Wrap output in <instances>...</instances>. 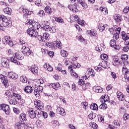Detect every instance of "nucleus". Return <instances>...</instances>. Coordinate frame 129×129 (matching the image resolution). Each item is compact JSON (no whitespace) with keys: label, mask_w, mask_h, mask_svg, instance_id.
<instances>
[{"label":"nucleus","mask_w":129,"mask_h":129,"mask_svg":"<svg viewBox=\"0 0 129 129\" xmlns=\"http://www.w3.org/2000/svg\"><path fill=\"white\" fill-rule=\"evenodd\" d=\"M23 60L24 59V56L20 52L15 53V56L14 57H11L10 58V61L13 62V63H15V64H17V65L20 64V62L18 61L17 60Z\"/></svg>","instance_id":"obj_1"},{"label":"nucleus","mask_w":129,"mask_h":129,"mask_svg":"<svg viewBox=\"0 0 129 129\" xmlns=\"http://www.w3.org/2000/svg\"><path fill=\"white\" fill-rule=\"evenodd\" d=\"M0 21H2V25L4 27H8L10 24H12L11 20L8 19V18L4 15H0Z\"/></svg>","instance_id":"obj_2"},{"label":"nucleus","mask_w":129,"mask_h":129,"mask_svg":"<svg viewBox=\"0 0 129 129\" xmlns=\"http://www.w3.org/2000/svg\"><path fill=\"white\" fill-rule=\"evenodd\" d=\"M27 33L30 37H36L38 36V32L32 28H28L27 30Z\"/></svg>","instance_id":"obj_3"},{"label":"nucleus","mask_w":129,"mask_h":129,"mask_svg":"<svg viewBox=\"0 0 129 129\" xmlns=\"http://www.w3.org/2000/svg\"><path fill=\"white\" fill-rule=\"evenodd\" d=\"M34 105L38 110H40V111L44 110V106L40 100H36L34 101Z\"/></svg>","instance_id":"obj_4"},{"label":"nucleus","mask_w":129,"mask_h":129,"mask_svg":"<svg viewBox=\"0 0 129 129\" xmlns=\"http://www.w3.org/2000/svg\"><path fill=\"white\" fill-rule=\"evenodd\" d=\"M15 126L16 128H21V127H22V128H27L30 126V125H29L28 122H19L16 123Z\"/></svg>","instance_id":"obj_5"},{"label":"nucleus","mask_w":129,"mask_h":129,"mask_svg":"<svg viewBox=\"0 0 129 129\" xmlns=\"http://www.w3.org/2000/svg\"><path fill=\"white\" fill-rule=\"evenodd\" d=\"M69 69H71V75L75 78H78V75L76 72L73 71V68H77V66L76 64L71 65L68 67Z\"/></svg>","instance_id":"obj_6"},{"label":"nucleus","mask_w":129,"mask_h":129,"mask_svg":"<svg viewBox=\"0 0 129 129\" xmlns=\"http://www.w3.org/2000/svg\"><path fill=\"white\" fill-rule=\"evenodd\" d=\"M0 79H2L1 81L5 87H9V81H8V78L7 77L1 74Z\"/></svg>","instance_id":"obj_7"},{"label":"nucleus","mask_w":129,"mask_h":129,"mask_svg":"<svg viewBox=\"0 0 129 129\" xmlns=\"http://www.w3.org/2000/svg\"><path fill=\"white\" fill-rule=\"evenodd\" d=\"M22 49V53L24 56H29L31 54V53H32L31 49L28 47L23 46Z\"/></svg>","instance_id":"obj_8"},{"label":"nucleus","mask_w":129,"mask_h":129,"mask_svg":"<svg viewBox=\"0 0 129 129\" xmlns=\"http://www.w3.org/2000/svg\"><path fill=\"white\" fill-rule=\"evenodd\" d=\"M10 60L7 58L3 57L1 59V64L5 68H8L9 67V62Z\"/></svg>","instance_id":"obj_9"},{"label":"nucleus","mask_w":129,"mask_h":129,"mask_svg":"<svg viewBox=\"0 0 129 129\" xmlns=\"http://www.w3.org/2000/svg\"><path fill=\"white\" fill-rule=\"evenodd\" d=\"M30 71L34 75H38V66L36 64H33L31 66V68L29 69Z\"/></svg>","instance_id":"obj_10"},{"label":"nucleus","mask_w":129,"mask_h":129,"mask_svg":"<svg viewBox=\"0 0 129 129\" xmlns=\"http://www.w3.org/2000/svg\"><path fill=\"white\" fill-rule=\"evenodd\" d=\"M8 77L10 78V79H14L16 80V79H18V74L16 73H14V72H9L8 74Z\"/></svg>","instance_id":"obj_11"},{"label":"nucleus","mask_w":129,"mask_h":129,"mask_svg":"<svg viewBox=\"0 0 129 129\" xmlns=\"http://www.w3.org/2000/svg\"><path fill=\"white\" fill-rule=\"evenodd\" d=\"M3 42H5L6 44H8L10 47L14 45V42H13V41L11 39V37L8 36H6L4 37V40Z\"/></svg>","instance_id":"obj_12"},{"label":"nucleus","mask_w":129,"mask_h":129,"mask_svg":"<svg viewBox=\"0 0 129 129\" xmlns=\"http://www.w3.org/2000/svg\"><path fill=\"white\" fill-rule=\"evenodd\" d=\"M56 112L58 114L62 115V116H65L66 115L65 110L61 107H59L56 109Z\"/></svg>","instance_id":"obj_13"},{"label":"nucleus","mask_w":129,"mask_h":129,"mask_svg":"<svg viewBox=\"0 0 129 129\" xmlns=\"http://www.w3.org/2000/svg\"><path fill=\"white\" fill-rule=\"evenodd\" d=\"M115 40H111L110 41V46L112 48H114L115 50H119V45L115 44Z\"/></svg>","instance_id":"obj_14"},{"label":"nucleus","mask_w":129,"mask_h":129,"mask_svg":"<svg viewBox=\"0 0 129 129\" xmlns=\"http://www.w3.org/2000/svg\"><path fill=\"white\" fill-rule=\"evenodd\" d=\"M68 8L70 11L73 12V13H77L78 12V9H77V7L74 4H70L69 5Z\"/></svg>","instance_id":"obj_15"},{"label":"nucleus","mask_w":129,"mask_h":129,"mask_svg":"<svg viewBox=\"0 0 129 129\" xmlns=\"http://www.w3.org/2000/svg\"><path fill=\"white\" fill-rule=\"evenodd\" d=\"M28 114L29 116L31 118H35V117H36V115H37L36 112L32 108L29 109Z\"/></svg>","instance_id":"obj_16"},{"label":"nucleus","mask_w":129,"mask_h":129,"mask_svg":"<svg viewBox=\"0 0 129 129\" xmlns=\"http://www.w3.org/2000/svg\"><path fill=\"white\" fill-rule=\"evenodd\" d=\"M119 59L117 56H113L112 57V64L113 66L118 67L119 66Z\"/></svg>","instance_id":"obj_17"},{"label":"nucleus","mask_w":129,"mask_h":129,"mask_svg":"<svg viewBox=\"0 0 129 129\" xmlns=\"http://www.w3.org/2000/svg\"><path fill=\"white\" fill-rule=\"evenodd\" d=\"M93 90L96 93H101L103 91V89L100 86H95L93 88Z\"/></svg>","instance_id":"obj_18"},{"label":"nucleus","mask_w":129,"mask_h":129,"mask_svg":"<svg viewBox=\"0 0 129 129\" xmlns=\"http://www.w3.org/2000/svg\"><path fill=\"white\" fill-rule=\"evenodd\" d=\"M117 97L120 101H123L124 100V95L121 93V92H117Z\"/></svg>","instance_id":"obj_19"},{"label":"nucleus","mask_w":129,"mask_h":129,"mask_svg":"<svg viewBox=\"0 0 129 129\" xmlns=\"http://www.w3.org/2000/svg\"><path fill=\"white\" fill-rule=\"evenodd\" d=\"M100 66H101L104 69H106L109 68V63L107 61H104L100 63Z\"/></svg>","instance_id":"obj_20"},{"label":"nucleus","mask_w":129,"mask_h":129,"mask_svg":"<svg viewBox=\"0 0 129 129\" xmlns=\"http://www.w3.org/2000/svg\"><path fill=\"white\" fill-rule=\"evenodd\" d=\"M114 20H115L116 22H117V23H120V22L122 21V18L119 14H115L114 15Z\"/></svg>","instance_id":"obj_21"},{"label":"nucleus","mask_w":129,"mask_h":129,"mask_svg":"<svg viewBox=\"0 0 129 129\" xmlns=\"http://www.w3.org/2000/svg\"><path fill=\"white\" fill-rule=\"evenodd\" d=\"M121 37H122V39L124 41H127V40H128L129 39V33H125L124 31H122Z\"/></svg>","instance_id":"obj_22"},{"label":"nucleus","mask_w":129,"mask_h":129,"mask_svg":"<svg viewBox=\"0 0 129 129\" xmlns=\"http://www.w3.org/2000/svg\"><path fill=\"white\" fill-rule=\"evenodd\" d=\"M32 29L36 31V30H39V29L41 28V25H40V24H39L38 22H34L32 24Z\"/></svg>","instance_id":"obj_23"},{"label":"nucleus","mask_w":129,"mask_h":129,"mask_svg":"<svg viewBox=\"0 0 129 129\" xmlns=\"http://www.w3.org/2000/svg\"><path fill=\"white\" fill-rule=\"evenodd\" d=\"M10 104H13V105H16L18 103V101L16 99V98L14 97H11L9 99Z\"/></svg>","instance_id":"obj_24"},{"label":"nucleus","mask_w":129,"mask_h":129,"mask_svg":"<svg viewBox=\"0 0 129 129\" xmlns=\"http://www.w3.org/2000/svg\"><path fill=\"white\" fill-rule=\"evenodd\" d=\"M50 86H51L53 89H55V90H57L58 88H60V84L59 83H51L50 84Z\"/></svg>","instance_id":"obj_25"},{"label":"nucleus","mask_w":129,"mask_h":129,"mask_svg":"<svg viewBox=\"0 0 129 129\" xmlns=\"http://www.w3.org/2000/svg\"><path fill=\"white\" fill-rule=\"evenodd\" d=\"M46 45L47 47H49V48H50L51 49H52L53 50H54V49H56V45H55V43L47 42L46 43Z\"/></svg>","instance_id":"obj_26"},{"label":"nucleus","mask_w":129,"mask_h":129,"mask_svg":"<svg viewBox=\"0 0 129 129\" xmlns=\"http://www.w3.org/2000/svg\"><path fill=\"white\" fill-rule=\"evenodd\" d=\"M107 28H108V25H103V24H101L100 26L98 27V29L100 31V32H102V31L106 29V30L107 29Z\"/></svg>","instance_id":"obj_27"},{"label":"nucleus","mask_w":129,"mask_h":129,"mask_svg":"<svg viewBox=\"0 0 129 129\" xmlns=\"http://www.w3.org/2000/svg\"><path fill=\"white\" fill-rule=\"evenodd\" d=\"M4 12L5 13V14H6L7 15H12V13L13 11L12 10V9H11L9 7H7L6 8H5L4 9Z\"/></svg>","instance_id":"obj_28"},{"label":"nucleus","mask_w":129,"mask_h":129,"mask_svg":"<svg viewBox=\"0 0 129 129\" xmlns=\"http://www.w3.org/2000/svg\"><path fill=\"white\" fill-rule=\"evenodd\" d=\"M24 91L26 93H31L33 92V88L30 86H27L25 88Z\"/></svg>","instance_id":"obj_29"},{"label":"nucleus","mask_w":129,"mask_h":129,"mask_svg":"<svg viewBox=\"0 0 129 129\" xmlns=\"http://www.w3.org/2000/svg\"><path fill=\"white\" fill-rule=\"evenodd\" d=\"M40 92L38 89V86L35 87L34 89V94L36 97H39L40 96Z\"/></svg>","instance_id":"obj_30"},{"label":"nucleus","mask_w":129,"mask_h":129,"mask_svg":"<svg viewBox=\"0 0 129 129\" xmlns=\"http://www.w3.org/2000/svg\"><path fill=\"white\" fill-rule=\"evenodd\" d=\"M44 11L46 14L50 15V14H52V9L49 6H46L45 9Z\"/></svg>","instance_id":"obj_31"},{"label":"nucleus","mask_w":129,"mask_h":129,"mask_svg":"<svg viewBox=\"0 0 129 129\" xmlns=\"http://www.w3.org/2000/svg\"><path fill=\"white\" fill-rule=\"evenodd\" d=\"M88 33L89 35H90V36H92L93 37L97 35V33H96V31H95L94 29H91V30L88 31Z\"/></svg>","instance_id":"obj_32"},{"label":"nucleus","mask_w":129,"mask_h":129,"mask_svg":"<svg viewBox=\"0 0 129 129\" xmlns=\"http://www.w3.org/2000/svg\"><path fill=\"white\" fill-rule=\"evenodd\" d=\"M77 1L78 3H79V4H80V5L82 6L83 8H84L85 9H86V8H87V4L85 3V2H84V0H77Z\"/></svg>","instance_id":"obj_33"},{"label":"nucleus","mask_w":129,"mask_h":129,"mask_svg":"<svg viewBox=\"0 0 129 129\" xmlns=\"http://www.w3.org/2000/svg\"><path fill=\"white\" fill-rule=\"evenodd\" d=\"M90 87V83H84L83 85L82 86V88L83 89V90H86V89H88Z\"/></svg>","instance_id":"obj_34"},{"label":"nucleus","mask_w":129,"mask_h":129,"mask_svg":"<svg viewBox=\"0 0 129 129\" xmlns=\"http://www.w3.org/2000/svg\"><path fill=\"white\" fill-rule=\"evenodd\" d=\"M11 96L15 97V99H18V100H21L22 99V96L18 94H16L15 93H11Z\"/></svg>","instance_id":"obj_35"},{"label":"nucleus","mask_w":129,"mask_h":129,"mask_svg":"<svg viewBox=\"0 0 129 129\" xmlns=\"http://www.w3.org/2000/svg\"><path fill=\"white\" fill-rule=\"evenodd\" d=\"M19 119H20L21 121H26L27 120V118H26V114H20Z\"/></svg>","instance_id":"obj_36"},{"label":"nucleus","mask_w":129,"mask_h":129,"mask_svg":"<svg viewBox=\"0 0 129 129\" xmlns=\"http://www.w3.org/2000/svg\"><path fill=\"white\" fill-rule=\"evenodd\" d=\"M90 108L93 110H97L98 109V106L95 103L91 104L90 106Z\"/></svg>","instance_id":"obj_37"},{"label":"nucleus","mask_w":129,"mask_h":129,"mask_svg":"<svg viewBox=\"0 0 129 129\" xmlns=\"http://www.w3.org/2000/svg\"><path fill=\"white\" fill-rule=\"evenodd\" d=\"M10 106H9V105L6 104L3 110V111H4L6 114H9V113H10Z\"/></svg>","instance_id":"obj_38"},{"label":"nucleus","mask_w":129,"mask_h":129,"mask_svg":"<svg viewBox=\"0 0 129 129\" xmlns=\"http://www.w3.org/2000/svg\"><path fill=\"white\" fill-rule=\"evenodd\" d=\"M100 11L102 12L104 15H107V14H108V11L106 8L101 7L100 8Z\"/></svg>","instance_id":"obj_39"},{"label":"nucleus","mask_w":129,"mask_h":129,"mask_svg":"<svg viewBox=\"0 0 129 129\" xmlns=\"http://www.w3.org/2000/svg\"><path fill=\"white\" fill-rule=\"evenodd\" d=\"M20 80L21 82H23V83H27L28 82V79L26 76L20 77Z\"/></svg>","instance_id":"obj_40"},{"label":"nucleus","mask_w":129,"mask_h":129,"mask_svg":"<svg viewBox=\"0 0 129 129\" xmlns=\"http://www.w3.org/2000/svg\"><path fill=\"white\" fill-rule=\"evenodd\" d=\"M55 21L57 23H60V24H64V20L61 17H55Z\"/></svg>","instance_id":"obj_41"},{"label":"nucleus","mask_w":129,"mask_h":129,"mask_svg":"<svg viewBox=\"0 0 129 129\" xmlns=\"http://www.w3.org/2000/svg\"><path fill=\"white\" fill-rule=\"evenodd\" d=\"M100 58L101 60H104V61H106L107 59H108V56L106 54H102L100 55Z\"/></svg>","instance_id":"obj_42"},{"label":"nucleus","mask_w":129,"mask_h":129,"mask_svg":"<svg viewBox=\"0 0 129 129\" xmlns=\"http://www.w3.org/2000/svg\"><path fill=\"white\" fill-rule=\"evenodd\" d=\"M121 60H123L124 61H126L127 60V59H128V56L127 54H122L121 55Z\"/></svg>","instance_id":"obj_43"},{"label":"nucleus","mask_w":129,"mask_h":129,"mask_svg":"<svg viewBox=\"0 0 129 129\" xmlns=\"http://www.w3.org/2000/svg\"><path fill=\"white\" fill-rule=\"evenodd\" d=\"M43 39H44V41H46V40H49L50 38V34L47 33H44L43 34Z\"/></svg>","instance_id":"obj_44"},{"label":"nucleus","mask_w":129,"mask_h":129,"mask_svg":"<svg viewBox=\"0 0 129 129\" xmlns=\"http://www.w3.org/2000/svg\"><path fill=\"white\" fill-rule=\"evenodd\" d=\"M55 47L58 48V49H62V43L61 41H57L55 42Z\"/></svg>","instance_id":"obj_45"},{"label":"nucleus","mask_w":129,"mask_h":129,"mask_svg":"<svg viewBox=\"0 0 129 129\" xmlns=\"http://www.w3.org/2000/svg\"><path fill=\"white\" fill-rule=\"evenodd\" d=\"M60 54L62 57H66L68 56V52L64 50H62L60 51Z\"/></svg>","instance_id":"obj_46"},{"label":"nucleus","mask_w":129,"mask_h":129,"mask_svg":"<svg viewBox=\"0 0 129 129\" xmlns=\"http://www.w3.org/2000/svg\"><path fill=\"white\" fill-rule=\"evenodd\" d=\"M82 105L84 109H87L88 108V103L86 102H82Z\"/></svg>","instance_id":"obj_47"},{"label":"nucleus","mask_w":129,"mask_h":129,"mask_svg":"<svg viewBox=\"0 0 129 129\" xmlns=\"http://www.w3.org/2000/svg\"><path fill=\"white\" fill-rule=\"evenodd\" d=\"M100 109H106L107 108V105L105 103H102L99 106Z\"/></svg>","instance_id":"obj_48"},{"label":"nucleus","mask_w":129,"mask_h":129,"mask_svg":"<svg viewBox=\"0 0 129 129\" xmlns=\"http://www.w3.org/2000/svg\"><path fill=\"white\" fill-rule=\"evenodd\" d=\"M122 72L123 74H125L127 73V72H129L128 69H127L126 67L124 66L122 69Z\"/></svg>","instance_id":"obj_49"},{"label":"nucleus","mask_w":129,"mask_h":129,"mask_svg":"<svg viewBox=\"0 0 129 129\" xmlns=\"http://www.w3.org/2000/svg\"><path fill=\"white\" fill-rule=\"evenodd\" d=\"M37 15L39 16V17L43 18V17L45 16V12H44V11L41 10L38 13H37Z\"/></svg>","instance_id":"obj_50"},{"label":"nucleus","mask_w":129,"mask_h":129,"mask_svg":"<svg viewBox=\"0 0 129 129\" xmlns=\"http://www.w3.org/2000/svg\"><path fill=\"white\" fill-rule=\"evenodd\" d=\"M101 99H103L104 100V102H106V101H108V97L106 95H104L101 97Z\"/></svg>","instance_id":"obj_51"},{"label":"nucleus","mask_w":129,"mask_h":129,"mask_svg":"<svg viewBox=\"0 0 129 129\" xmlns=\"http://www.w3.org/2000/svg\"><path fill=\"white\" fill-rule=\"evenodd\" d=\"M38 40H39V41H40V42H45L44 37L42 35L38 36Z\"/></svg>","instance_id":"obj_52"},{"label":"nucleus","mask_w":129,"mask_h":129,"mask_svg":"<svg viewBox=\"0 0 129 129\" xmlns=\"http://www.w3.org/2000/svg\"><path fill=\"white\" fill-rule=\"evenodd\" d=\"M35 22V21L33 20H27V25L31 26V25H32V26H33V24H34V23Z\"/></svg>","instance_id":"obj_53"},{"label":"nucleus","mask_w":129,"mask_h":129,"mask_svg":"<svg viewBox=\"0 0 129 129\" xmlns=\"http://www.w3.org/2000/svg\"><path fill=\"white\" fill-rule=\"evenodd\" d=\"M48 32L53 34L56 32V28L54 27H52V28L50 27Z\"/></svg>","instance_id":"obj_54"},{"label":"nucleus","mask_w":129,"mask_h":129,"mask_svg":"<svg viewBox=\"0 0 129 129\" xmlns=\"http://www.w3.org/2000/svg\"><path fill=\"white\" fill-rule=\"evenodd\" d=\"M50 26L49 25H45L43 26V29L44 30V31H46V32H49V30L50 29Z\"/></svg>","instance_id":"obj_55"},{"label":"nucleus","mask_w":129,"mask_h":129,"mask_svg":"<svg viewBox=\"0 0 129 129\" xmlns=\"http://www.w3.org/2000/svg\"><path fill=\"white\" fill-rule=\"evenodd\" d=\"M113 123L114 125H117V126H120V123H119V121H118V120H114Z\"/></svg>","instance_id":"obj_56"},{"label":"nucleus","mask_w":129,"mask_h":129,"mask_svg":"<svg viewBox=\"0 0 129 129\" xmlns=\"http://www.w3.org/2000/svg\"><path fill=\"white\" fill-rule=\"evenodd\" d=\"M90 126H91L94 129L97 128V125L95 122H92L90 124Z\"/></svg>","instance_id":"obj_57"},{"label":"nucleus","mask_w":129,"mask_h":129,"mask_svg":"<svg viewBox=\"0 0 129 129\" xmlns=\"http://www.w3.org/2000/svg\"><path fill=\"white\" fill-rule=\"evenodd\" d=\"M110 75L113 79H116V74L114 72H111Z\"/></svg>","instance_id":"obj_58"},{"label":"nucleus","mask_w":129,"mask_h":129,"mask_svg":"<svg viewBox=\"0 0 129 129\" xmlns=\"http://www.w3.org/2000/svg\"><path fill=\"white\" fill-rule=\"evenodd\" d=\"M98 117L99 121H100L101 122H104V118H103L102 116L99 115Z\"/></svg>","instance_id":"obj_59"},{"label":"nucleus","mask_w":129,"mask_h":129,"mask_svg":"<svg viewBox=\"0 0 129 129\" xmlns=\"http://www.w3.org/2000/svg\"><path fill=\"white\" fill-rule=\"evenodd\" d=\"M51 123L52 124H53V125H54V126H57V125H58V124H59V122L58 121H57V120H53L51 121Z\"/></svg>","instance_id":"obj_60"},{"label":"nucleus","mask_w":129,"mask_h":129,"mask_svg":"<svg viewBox=\"0 0 129 129\" xmlns=\"http://www.w3.org/2000/svg\"><path fill=\"white\" fill-rule=\"evenodd\" d=\"M119 38V35L117 33H114L113 36V39H114V40H117Z\"/></svg>","instance_id":"obj_61"},{"label":"nucleus","mask_w":129,"mask_h":129,"mask_svg":"<svg viewBox=\"0 0 129 129\" xmlns=\"http://www.w3.org/2000/svg\"><path fill=\"white\" fill-rule=\"evenodd\" d=\"M118 63H119V65H125V62L123 61V60L122 59H121V58H119V61H118Z\"/></svg>","instance_id":"obj_62"},{"label":"nucleus","mask_w":129,"mask_h":129,"mask_svg":"<svg viewBox=\"0 0 129 129\" xmlns=\"http://www.w3.org/2000/svg\"><path fill=\"white\" fill-rule=\"evenodd\" d=\"M78 85H81V86H82L84 84V81L82 79H80L79 82H78Z\"/></svg>","instance_id":"obj_63"},{"label":"nucleus","mask_w":129,"mask_h":129,"mask_svg":"<svg viewBox=\"0 0 129 129\" xmlns=\"http://www.w3.org/2000/svg\"><path fill=\"white\" fill-rule=\"evenodd\" d=\"M124 78L125 79H127L128 81H129V71L127 72L126 74L124 75Z\"/></svg>","instance_id":"obj_64"}]
</instances>
